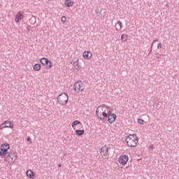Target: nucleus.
I'll return each mask as SVG.
<instances>
[{
    "label": "nucleus",
    "instance_id": "obj_16",
    "mask_svg": "<svg viewBox=\"0 0 179 179\" xmlns=\"http://www.w3.org/2000/svg\"><path fill=\"white\" fill-rule=\"evenodd\" d=\"M73 66L77 71H80V65H79V60H77L73 63Z\"/></svg>",
    "mask_w": 179,
    "mask_h": 179
},
{
    "label": "nucleus",
    "instance_id": "obj_8",
    "mask_svg": "<svg viewBox=\"0 0 179 179\" xmlns=\"http://www.w3.org/2000/svg\"><path fill=\"white\" fill-rule=\"evenodd\" d=\"M108 110V106H106V104H102L96 110V115H98L99 114H101V113H104V111H107Z\"/></svg>",
    "mask_w": 179,
    "mask_h": 179
},
{
    "label": "nucleus",
    "instance_id": "obj_32",
    "mask_svg": "<svg viewBox=\"0 0 179 179\" xmlns=\"http://www.w3.org/2000/svg\"><path fill=\"white\" fill-rule=\"evenodd\" d=\"M27 30L30 31V26L27 27Z\"/></svg>",
    "mask_w": 179,
    "mask_h": 179
},
{
    "label": "nucleus",
    "instance_id": "obj_17",
    "mask_svg": "<svg viewBox=\"0 0 179 179\" xmlns=\"http://www.w3.org/2000/svg\"><path fill=\"white\" fill-rule=\"evenodd\" d=\"M65 5L67 6V8H72V6H73V2H72L71 0H66Z\"/></svg>",
    "mask_w": 179,
    "mask_h": 179
},
{
    "label": "nucleus",
    "instance_id": "obj_29",
    "mask_svg": "<svg viewBox=\"0 0 179 179\" xmlns=\"http://www.w3.org/2000/svg\"><path fill=\"white\" fill-rule=\"evenodd\" d=\"M156 41H157V39L153 41L152 43L151 44V46H150L151 48H153V45L155 44V43H156Z\"/></svg>",
    "mask_w": 179,
    "mask_h": 179
},
{
    "label": "nucleus",
    "instance_id": "obj_18",
    "mask_svg": "<svg viewBox=\"0 0 179 179\" xmlns=\"http://www.w3.org/2000/svg\"><path fill=\"white\" fill-rule=\"evenodd\" d=\"M33 69L34 71H40V69H41V64L38 63L35 64L33 66Z\"/></svg>",
    "mask_w": 179,
    "mask_h": 179
},
{
    "label": "nucleus",
    "instance_id": "obj_3",
    "mask_svg": "<svg viewBox=\"0 0 179 179\" xmlns=\"http://www.w3.org/2000/svg\"><path fill=\"white\" fill-rule=\"evenodd\" d=\"M7 159H8L9 163H15L17 159V155L13 150L8 151L7 154Z\"/></svg>",
    "mask_w": 179,
    "mask_h": 179
},
{
    "label": "nucleus",
    "instance_id": "obj_35",
    "mask_svg": "<svg viewBox=\"0 0 179 179\" xmlns=\"http://www.w3.org/2000/svg\"><path fill=\"white\" fill-rule=\"evenodd\" d=\"M150 147L151 148V149H153V145H150Z\"/></svg>",
    "mask_w": 179,
    "mask_h": 179
},
{
    "label": "nucleus",
    "instance_id": "obj_23",
    "mask_svg": "<svg viewBox=\"0 0 179 179\" xmlns=\"http://www.w3.org/2000/svg\"><path fill=\"white\" fill-rule=\"evenodd\" d=\"M137 122L138 124H140V125H143V122H145V120H143V119H138Z\"/></svg>",
    "mask_w": 179,
    "mask_h": 179
},
{
    "label": "nucleus",
    "instance_id": "obj_13",
    "mask_svg": "<svg viewBox=\"0 0 179 179\" xmlns=\"http://www.w3.org/2000/svg\"><path fill=\"white\" fill-rule=\"evenodd\" d=\"M26 174H27V177H29V178L30 179H34V176H36L34 172H33V171L30 169L27 171Z\"/></svg>",
    "mask_w": 179,
    "mask_h": 179
},
{
    "label": "nucleus",
    "instance_id": "obj_12",
    "mask_svg": "<svg viewBox=\"0 0 179 179\" xmlns=\"http://www.w3.org/2000/svg\"><path fill=\"white\" fill-rule=\"evenodd\" d=\"M23 17H24V15H23L21 11H19L15 15V22L19 23V22H20Z\"/></svg>",
    "mask_w": 179,
    "mask_h": 179
},
{
    "label": "nucleus",
    "instance_id": "obj_9",
    "mask_svg": "<svg viewBox=\"0 0 179 179\" xmlns=\"http://www.w3.org/2000/svg\"><path fill=\"white\" fill-rule=\"evenodd\" d=\"M107 120L109 124H113V122H114L115 120H117V115H115V113H111V111L109 110L107 116Z\"/></svg>",
    "mask_w": 179,
    "mask_h": 179
},
{
    "label": "nucleus",
    "instance_id": "obj_1",
    "mask_svg": "<svg viewBox=\"0 0 179 179\" xmlns=\"http://www.w3.org/2000/svg\"><path fill=\"white\" fill-rule=\"evenodd\" d=\"M125 141L127 146H129V148H136L138 142V136H136V134H129L128 136H127Z\"/></svg>",
    "mask_w": 179,
    "mask_h": 179
},
{
    "label": "nucleus",
    "instance_id": "obj_27",
    "mask_svg": "<svg viewBox=\"0 0 179 179\" xmlns=\"http://www.w3.org/2000/svg\"><path fill=\"white\" fill-rule=\"evenodd\" d=\"M155 57L156 58H160L162 57V55L159 54V52H155Z\"/></svg>",
    "mask_w": 179,
    "mask_h": 179
},
{
    "label": "nucleus",
    "instance_id": "obj_30",
    "mask_svg": "<svg viewBox=\"0 0 179 179\" xmlns=\"http://www.w3.org/2000/svg\"><path fill=\"white\" fill-rule=\"evenodd\" d=\"M157 48H158V50H160V48H162V43H158Z\"/></svg>",
    "mask_w": 179,
    "mask_h": 179
},
{
    "label": "nucleus",
    "instance_id": "obj_10",
    "mask_svg": "<svg viewBox=\"0 0 179 179\" xmlns=\"http://www.w3.org/2000/svg\"><path fill=\"white\" fill-rule=\"evenodd\" d=\"M4 128H13V123L9 121H5L0 126V129H3Z\"/></svg>",
    "mask_w": 179,
    "mask_h": 179
},
{
    "label": "nucleus",
    "instance_id": "obj_26",
    "mask_svg": "<svg viewBox=\"0 0 179 179\" xmlns=\"http://www.w3.org/2000/svg\"><path fill=\"white\" fill-rule=\"evenodd\" d=\"M117 24L120 26V29H122V22L121 21H118Z\"/></svg>",
    "mask_w": 179,
    "mask_h": 179
},
{
    "label": "nucleus",
    "instance_id": "obj_4",
    "mask_svg": "<svg viewBox=\"0 0 179 179\" xmlns=\"http://www.w3.org/2000/svg\"><path fill=\"white\" fill-rule=\"evenodd\" d=\"M73 90L74 92H77V93H80V92L85 90V85H83L82 81H78L74 84Z\"/></svg>",
    "mask_w": 179,
    "mask_h": 179
},
{
    "label": "nucleus",
    "instance_id": "obj_6",
    "mask_svg": "<svg viewBox=\"0 0 179 179\" xmlns=\"http://www.w3.org/2000/svg\"><path fill=\"white\" fill-rule=\"evenodd\" d=\"M108 113H110V109H108L107 110H104V112H102L96 115V117L97 118L101 120V121H103L104 122L107 121V117L108 116Z\"/></svg>",
    "mask_w": 179,
    "mask_h": 179
},
{
    "label": "nucleus",
    "instance_id": "obj_33",
    "mask_svg": "<svg viewBox=\"0 0 179 179\" xmlns=\"http://www.w3.org/2000/svg\"><path fill=\"white\" fill-rule=\"evenodd\" d=\"M152 48H150V52H152Z\"/></svg>",
    "mask_w": 179,
    "mask_h": 179
},
{
    "label": "nucleus",
    "instance_id": "obj_14",
    "mask_svg": "<svg viewBox=\"0 0 179 179\" xmlns=\"http://www.w3.org/2000/svg\"><path fill=\"white\" fill-rule=\"evenodd\" d=\"M8 151H7V148H4L3 147L1 146V149H0V156H1L2 157L6 156V155H8Z\"/></svg>",
    "mask_w": 179,
    "mask_h": 179
},
{
    "label": "nucleus",
    "instance_id": "obj_21",
    "mask_svg": "<svg viewBox=\"0 0 179 179\" xmlns=\"http://www.w3.org/2000/svg\"><path fill=\"white\" fill-rule=\"evenodd\" d=\"M1 147L3 148L4 149H7V152H8V149H10V145H9V143H3L1 145Z\"/></svg>",
    "mask_w": 179,
    "mask_h": 179
},
{
    "label": "nucleus",
    "instance_id": "obj_5",
    "mask_svg": "<svg viewBox=\"0 0 179 179\" xmlns=\"http://www.w3.org/2000/svg\"><path fill=\"white\" fill-rule=\"evenodd\" d=\"M40 62L41 64H42V65L46 66L48 69H51L52 68V62H51V61H49V59L45 57H42L40 59Z\"/></svg>",
    "mask_w": 179,
    "mask_h": 179
},
{
    "label": "nucleus",
    "instance_id": "obj_19",
    "mask_svg": "<svg viewBox=\"0 0 179 179\" xmlns=\"http://www.w3.org/2000/svg\"><path fill=\"white\" fill-rule=\"evenodd\" d=\"M76 134L78 136H82V135H83L85 134V130H83V129H82V130L77 129V130H76Z\"/></svg>",
    "mask_w": 179,
    "mask_h": 179
},
{
    "label": "nucleus",
    "instance_id": "obj_31",
    "mask_svg": "<svg viewBox=\"0 0 179 179\" xmlns=\"http://www.w3.org/2000/svg\"><path fill=\"white\" fill-rule=\"evenodd\" d=\"M159 106H160V102H157V103L156 105V108H157L160 107Z\"/></svg>",
    "mask_w": 179,
    "mask_h": 179
},
{
    "label": "nucleus",
    "instance_id": "obj_36",
    "mask_svg": "<svg viewBox=\"0 0 179 179\" xmlns=\"http://www.w3.org/2000/svg\"><path fill=\"white\" fill-rule=\"evenodd\" d=\"M166 6H169V5H168V4H166Z\"/></svg>",
    "mask_w": 179,
    "mask_h": 179
},
{
    "label": "nucleus",
    "instance_id": "obj_20",
    "mask_svg": "<svg viewBox=\"0 0 179 179\" xmlns=\"http://www.w3.org/2000/svg\"><path fill=\"white\" fill-rule=\"evenodd\" d=\"M121 40H122V41L123 43L127 42V40H128V35H127V34H122V35L121 36Z\"/></svg>",
    "mask_w": 179,
    "mask_h": 179
},
{
    "label": "nucleus",
    "instance_id": "obj_22",
    "mask_svg": "<svg viewBox=\"0 0 179 179\" xmlns=\"http://www.w3.org/2000/svg\"><path fill=\"white\" fill-rule=\"evenodd\" d=\"M79 124H80V121L79 120H75L72 124H71V127L72 128H75V127H76V125H79Z\"/></svg>",
    "mask_w": 179,
    "mask_h": 179
},
{
    "label": "nucleus",
    "instance_id": "obj_28",
    "mask_svg": "<svg viewBox=\"0 0 179 179\" xmlns=\"http://www.w3.org/2000/svg\"><path fill=\"white\" fill-rule=\"evenodd\" d=\"M27 142H29V143H31V138H30V136H28L27 138Z\"/></svg>",
    "mask_w": 179,
    "mask_h": 179
},
{
    "label": "nucleus",
    "instance_id": "obj_37",
    "mask_svg": "<svg viewBox=\"0 0 179 179\" xmlns=\"http://www.w3.org/2000/svg\"><path fill=\"white\" fill-rule=\"evenodd\" d=\"M89 56H90V54H89Z\"/></svg>",
    "mask_w": 179,
    "mask_h": 179
},
{
    "label": "nucleus",
    "instance_id": "obj_15",
    "mask_svg": "<svg viewBox=\"0 0 179 179\" xmlns=\"http://www.w3.org/2000/svg\"><path fill=\"white\" fill-rule=\"evenodd\" d=\"M83 55L85 59H90L92 58V53L90 52H84Z\"/></svg>",
    "mask_w": 179,
    "mask_h": 179
},
{
    "label": "nucleus",
    "instance_id": "obj_7",
    "mask_svg": "<svg viewBox=\"0 0 179 179\" xmlns=\"http://www.w3.org/2000/svg\"><path fill=\"white\" fill-rule=\"evenodd\" d=\"M129 160V157H128V155H120L118 158V162L120 164H122V166H125Z\"/></svg>",
    "mask_w": 179,
    "mask_h": 179
},
{
    "label": "nucleus",
    "instance_id": "obj_25",
    "mask_svg": "<svg viewBox=\"0 0 179 179\" xmlns=\"http://www.w3.org/2000/svg\"><path fill=\"white\" fill-rule=\"evenodd\" d=\"M61 20L63 22V23H65L66 22V17L62 16Z\"/></svg>",
    "mask_w": 179,
    "mask_h": 179
},
{
    "label": "nucleus",
    "instance_id": "obj_2",
    "mask_svg": "<svg viewBox=\"0 0 179 179\" xmlns=\"http://www.w3.org/2000/svg\"><path fill=\"white\" fill-rule=\"evenodd\" d=\"M57 102L60 103L61 106H66L69 100V96H68V94L63 92L57 96Z\"/></svg>",
    "mask_w": 179,
    "mask_h": 179
},
{
    "label": "nucleus",
    "instance_id": "obj_11",
    "mask_svg": "<svg viewBox=\"0 0 179 179\" xmlns=\"http://www.w3.org/2000/svg\"><path fill=\"white\" fill-rule=\"evenodd\" d=\"M101 156H107L108 155V147L103 145L100 148Z\"/></svg>",
    "mask_w": 179,
    "mask_h": 179
},
{
    "label": "nucleus",
    "instance_id": "obj_34",
    "mask_svg": "<svg viewBox=\"0 0 179 179\" xmlns=\"http://www.w3.org/2000/svg\"><path fill=\"white\" fill-rule=\"evenodd\" d=\"M57 166H58V167H61V164H59L57 165Z\"/></svg>",
    "mask_w": 179,
    "mask_h": 179
},
{
    "label": "nucleus",
    "instance_id": "obj_24",
    "mask_svg": "<svg viewBox=\"0 0 179 179\" xmlns=\"http://www.w3.org/2000/svg\"><path fill=\"white\" fill-rule=\"evenodd\" d=\"M95 13H96V16H100V15H101V11L99 10V8H96L95 10Z\"/></svg>",
    "mask_w": 179,
    "mask_h": 179
}]
</instances>
